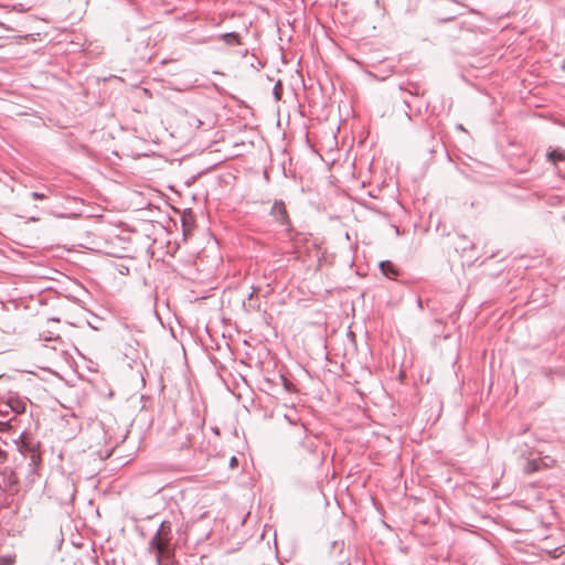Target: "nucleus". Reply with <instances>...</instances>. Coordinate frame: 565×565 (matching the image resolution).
Returning <instances> with one entry per match:
<instances>
[{"label":"nucleus","instance_id":"18","mask_svg":"<svg viewBox=\"0 0 565 565\" xmlns=\"http://www.w3.org/2000/svg\"><path fill=\"white\" fill-rule=\"evenodd\" d=\"M0 459L6 460L7 459V452L0 447Z\"/></svg>","mask_w":565,"mask_h":565},{"label":"nucleus","instance_id":"21","mask_svg":"<svg viewBox=\"0 0 565 565\" xmlns=\"http://www.w3.org/2000/svg\"><path fill=\"white\" fill-rule=\"evenodd\" d=\"M0 26H1V28H4L6 30H9V28H8V26H6V24H4V23H2V22H0Z\"/></svg>","mask_w":565,"mask_h":565},{"label":"nucleus","instance_id":"23","mask_svg":"<svg viewBox=\"0 0 565 565\" xmlns=\"http://www.w3.org/2000/svg\"><path fill=\"white\" fill-rule=\"evenodd\" d=\"M562 70L565 71V58L563 60V63H562Z\"/></svg>","mask_w":565,"mask_h":565},{"label":"nucleus","instance_id":"14","mask_svg":"<svg viewBox=\"0 0 565 565\" xmlns=\"http://www.w3.org/2000/svg\"><path fill=\"white\" fill-rule=\"evenodd\" d=\"M11 419L12 418H8L7 420H0V431L1 433H4V431H8L11 429Z\"/></svg>","mask_w":565,"mask_h":565},{"label":"nucleus","instance_id":"20","mask_svg":"<svg viewBox=\"0 0 565 565\" xmlns=\"http://www.w3.org/2000/svg\"><path fill=\"white\" fill-rule=\"evenodd\" d=\"M285 418L290 423V424H296V420L292 419V417H290L289 415H285Z\"/></svg>","mask_w":565,"mask_h":565},{"label":"nucleus","instance_id":"22","mask_svg":"<svg viewBox=\"0 0 565 565\" xmlns=\"http://www.w3.org/2000/svg\"><path fill=\"white\" fill-rule=\"evenodd\" d=\"M256 292V289H254L250 294H249V299L254 296V294Z\"/></svg>","mask_w":565,"mask_h":565},{"label":"nucleus","instance_id":"15","mask_svg":"<svg viewBox=\"0 0 565 565\" xmlns=\"http://www.w3.org/2000/svg\"><path fill=\"white\" fill-rule=\"evenodd\" d=\"M539 461H540L541 468L542 467H545V468L551 467L554 463V460L548 457H546L545 459H539Z\"/></svg>","mask_w":565,"mask_h":565},{"label":"nucleus","instance_id":"10","mask_svg":"<svg viewBox=\"0 0 565 565\" xmlns=\"http://www.w3.org/2000/svg\"><path fill=\"white\" fill-rule=\"evenodd\" d=\"M11 413H12V407L9 405L8 402L0 403V416L1 417L8 418Z\"/></svg>","mask_w":565,"mask_h":565},{"label":"nucleus","instance_id":"11","mask_svg":"<svg viewBox=\"0 0 565 565\" xmlns=\"http://www.w3.org/2000/svg\"><path fill=\"white\" fill-rule=\"evenodd\" d=\"M26 457L30 459V466L36 467L41 462V455L39 451H33Z\"/></svg>","mask_w":565,"mask_h":565},{"label":"nucleus","instance_id":"1","mask_svg":"<svg viewBox=\"0 0 565 565\" xmlns=\"http://www.w3.org/2000/svg\"><path fill=\"white\" fill-rule=\"evenodd\" d=\"M171 540V522L162 521L157 533L149 542V551L156 553L157 565H163L164 561L172 556Z\"/></svg>","mask_w":565,"mask_h":565},{"label":"nucleus","instance_id":"2","mask_svg":"<svg viewBox=\"0 0 565 565\" xmlns=\"http://www.w3.org/2000/svg\"><path fill=\"white\" fill-rule=\"evenodd\" d=\"M297 457L299 463H303L305 466L318 468L323 462V454L318 450V441L317 437H308L299 444L297 449Z\"/></svg>","mask_w":565,"mask_h":565},{"label":"nucleus","instance_id":"5","mask_svg":"<svg viewBox=\"0 0 565 565\" xmlns=\"http://www.w3.org/2000/svg\"><path fill=\"white\" fill-rule=\"evenodd\" d=\"M379 266L382 274L390 279H394L399 274L398 268L391 260H382Z\"/></svg>","mask_w":565,"mask_h":565},{"label":"nucleus","instance_id":"6","mask_svg":"<svg viewBox=\"0 0 565 565\" xmlns=\"http://www.w3.org/2000/svg\"><path fill=\"white\" fill-rule=\"evenodd\" d=\"M9 405L12 407V413L19 415L25 412L26 404L24 401L19 397H11L8 401Z\"/></svg>","mask_w":565,"mask_h":565},{"label":"nucleus","instance_id":"3","mask_svg":"<svg viewBox=\"0 0 565 565\" xmlns=\"http://www.w3.org/2000/svg\"><path fill=\"white\" fill-rule=\"evenodd\" d=\"M270 215L280 225L290 226L289 215H288L286 205L281 200H277L274 202V204L270 209Z\"/></svg>","mask_w":565,"mask_h":565},{"label":"nucleus","instance_id":"8","mask_svg":"<svg viewBox=\"0 0 565 565\" xmlns=\"http://www.w3.org/2000/svg\"><path fill=\"white\" fill-rule=\"evenodd\" d=\"M541 469L540 461L537 459L527 460L524 466L525 473H533Z\"/></svg>","mask_w":565,"mask_h":565},{"label":"nucleus","instance_id":"4","mask_svg":"<svg viewBox=\"0 0 565 565\" xmlns=\"http://www.w3.org/2000/svg\"><path fill=\"white\" fill-rule=\"evenodd\" d=\"M20 438H21V443H20L19 448H20V451L24 456H28L29 454H31L33 451H38V447H39L38 443H34L32 439L28 438L24 433L21 435Z\"/></svg>","mask_w":565,"mask_h":565},{"label":"nucleus","instance_id":"12","mask_svg":"<svg viewBox=\"0 0 565 565\" xmlns=\"http://www.w3.org/2000/svg\"><path fill=\"white\" fill-rule=\"evenodd\" d=\"M273 94H274V97L276 100H280L281 98V95H282V84L280 81H278L274 88H273Z\"/></svg>","mask_w":565,"mask_h":565},{"label":"nucleus","instance_id":"7","mask_svg":"<svg viewBox=\"0 0 565 565\" xmlns=\"http://www.w3.org/2000/svg\"><path fill=\"white\" fill-rule=\"evenodd\" d=\"M221 38L230 45L239 44V34L236 32L224 33Z\"/></svg>","mask_w":565,"mask_h":565},{"label":"nucleus","instance_id":"17","mask_svg":"<svg viewBox=\"0 0 565 565\" xmlns=\"http://www.w3.org/2000/svg\"><path fill=\"white\" fill-rule=\"evenodd\" d=\"M237 465H238V460L235 456H233L230 460V467L235 468V467H237Z\"/></svg>","mask_w":565,"mask_h":565},{"label":"nucleus","instance_id":"19","mask_svg":"<svg viewBox=\"0 0 565 565\" xmlns=\"http://www.w3.org/2000/svg\"><path fill=\"white\" fill-rule=\"evenodd\" d=\"M9 482H10V483L17 482V479H15V477H14V473H13V472H11V473L9 475Z\"/></svg>","mask_w":565,"mask_h":565},{"label":"nucleus","instance_id":"9","mask_svg":"<svg viewBox=\"0 0 565 565\" xmlns=\"http://www.w3.org/2000/svg\"><path fill=\"white\" fill-rule=\"evenodd\" d=\"M547 158L550 161L552 162H557V161H564L565 160V152L564 151H561V150H553L551 152L547 153Z\"/></svg>","mask_w":565,"mask_h":565},{"label":"nucleus","instance_id":"13","mask_svg":"<svg viewBox=\"0 0 565 565\" xmlns=\"http://www.w3.org/2000/svg\"><path fill=\"white\" fill-rule=\"evenodd\" d=\"M15 563V555L0 556V565H13Z\"/></svg>","mask_w":565,"mask_h":565},{"label":"nucleus","instance_id":"16","mask_svg":"<svg viewBox=\"0 0 565 565\" xmlns=\"http://www.w3.org/2000/svg\"><path fill=\"white\" fill-rule=\"evenodd\" d=\"M30 195H31V198H32L33 200H44V199H46V198H47V195H46V194H44V193H42V192H35V191H34V192H31V194H30Z\"/></svg>","mask_w":565,"mask_h":565}]
</instances>
